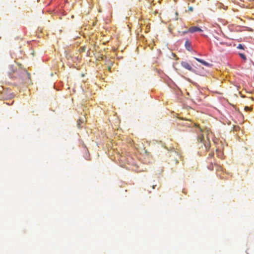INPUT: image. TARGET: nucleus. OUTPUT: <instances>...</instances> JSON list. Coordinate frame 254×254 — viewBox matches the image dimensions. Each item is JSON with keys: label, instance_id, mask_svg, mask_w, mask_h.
I'll return each instance as SVG.
<instances>
[{"label": "nucleus", "instance_id": "9", "mask_svg": "<svg viewBox=\"0 0 254 254\" xmlns=\"http://www.w3.org/2000/svg\"><path fill=\"white\" fill-rule=\"evenodd\" d=\"M244 109L247 112H249L252 110V109L251 108V107H250L249 106H245Z\"/></svg>", "mask_w": 254, "mask_h": 254}, {"label": "nucleus", "instance_id": "4", "mask_svg": "<svg viewBox=\"0 0 254 254\" xmlns=\"http://www.w3.org/2000/svg\"><path fill=\"white\" fill-rule=\"evenodd\" d=\"M197 62H198L199 63L202 64L203 65L206 66H207V67H209L211 65V64L206 62V61L202 60V59H199V58H194Z\"/></svg>", "mask_w": 254, "mask_h": 254}, {"label": "nucleus", "instance_id": "5", "mask_svg": "<svg viewBox=\"0 0 254 254\" xmlns=\"http://www.w3.org/2000/svg\"><path fill=\"white\" fill-rule=\"evenodd\" d=\"M185 46V48H186V49L187 50H188L189 51H191L192 49L191 48V43H190V41L188 39H187L186 41Z\"/></svg>", "mask_w": 254, "mask_h": 254}, {"label": "nucleus", "instance_id": "1", "mask_svg": "<svg viewBox=\"0 0 254 254\" xmlns=\"http://www.w3.org/2000/svg\"><path fill=\"white\" fill-rule=\"evenodd\" d=\"M198 140L199 141V143H198L199 147H202L203 145H204L205 151H207L210 148V142L208 140V141L204 140V137L202 136L201 137H199Z\"/></svg>", "mask_w": 254, "mask_h": 254}, {"label": "nucleus", "instance_id": "13", "mask_svg": "<svg viewBox=\"0 0 254 254\" xmlns=\"http://www.w3.org/2000/svg\"><path fill=\"white\" fill-rule=\"evenodd\" d=\"M156 185H153V189H155V188L156 187Z\"/></svg>", "mask_w": 254, "mask_h": 254}, {"label": "nucleus", "instance_id": "15", "mask_svg": "<svg viewBox=\"0 0 254 254\" xmlns=\"http://www.w3.org/2000/svg\"><path fill=\"white\" fill-rule=\"evenodd\" d=\"M180 119H181V120H186V119H184V118H180Z\"/></svg>", "mask_w": 254, "mask_h": 254}, {"label": "nucleus", "instance_id": "11", "mask_svg": "<svg viewBox=\"0 0 254 254\" xmlns=\"http://www.w3.org/2000/svg\"><path fill=\"white\" fill-rule=\"evenodd\" d=\"M26 74H27V77L29 79H30V74L27 72H26Z\"/></svg>", "mask_w": 254, "mask_h": 254}, {"label": "nucleus", "instance_id": "3", "mask_svg": "<svg viewBox=\"0 0 254 254\" xmlns=\"http://www.w3.org/2000/svg\"><path fill=\"white\" fill-rule=\"evenodd\" d=\"M189 31L191 33H194L195 32H202V30L199 27L197 26H192L189 28Z\"/></svg>", "mask_w": 254, "mask_h": 254}, {"label": "nucleus", "instance_id": "6", "mask_svg": "<svg viewBox=\"0 0 254 254\" xmlns=\"http://www.w3.org/2000/svg\"><path fill=\"white\" fill-rule=\"evenodd\" d=\"M245 46L244 45L239 44L238 46H237V48L240 50H244L245 49Z\"/></svg>", "mask_w": 254, "mask_h": 254}, {"label": "nucleus", "instance_id": "17", "mask_svg": "<svg viewBox=\"0 0 254 254\" xmlns=\"http://www.w3.org/2000/svg\"><path fill=\"white\" fill-rule=\"evenodd\" d=\"M82 50L84 51V50H85V48H83L82 49Z\"/></svg>", "mask_w": 254, "mask_h": 254}, {"label": "nucleus", "instance_id": "14", "mask_svg": "<svg viewBox=\"0 0 254 254\" xmlns=\"http://www.w3.org/2000/svg\"><path fill=\"white\" fill-rule=\"evenodd\" d=\"M188 1H192L193 2L194 0H188Z\"/></svg>", "mask_w": 254, "mask_h": 254}, {"label": "nucleus", "instance_id": "12", "mask_svg": "<svg viewBox=\"0 0 254 254\" xmlns=\"http://www.w3.org/2000/svg\"><path fill=\"white\" fill-rule=\"evenodd\" d=\"M187 80L189 82H191V80H190V79H189V78H187Z\"/></svg>", "mask_w": 254, "mask_h": 254}, {"label": "nucleus", "instance_id": "2", "mask_svg": "<svg viewBox=\"0 0 254 254\" xmlns=\"http://www.w3.org/2000/svg\"><path fill=\"white\" fill-rule=\"evenodd\" d=\"M181 65H182L183 67H184V68H186V69H188L189 70H190V71H191V72H195V70H194V69H193V68L191 66V65H190L188 63H187V62H182L181 63Z\"/></svg>", "mask_w": 254, "mask_h": 254}, {"label": "nucleus", "instance_id": "8", "mask_svg": "<svg viewBox=\"0 0 254 254\" xmlns=\"http://www.w3.org/2000/svg\"><path fill=\"white\" fill-rule=\"evenodd\" d=\"M189 32H190V31H189V30H186V31H182V32H180V31H179V33L181 34V35H182V36H184V35H185L186 34L188 33Z\"/></svg>", "mask_w": 254, "mask_h": 254}, {"label": "nucleus", "instance_id": "10", "mask_svg": "<svg viewBox=\"0 0 254 254\" xmlns=\"http://www.w3.org/2000/svg\"><path fill=\"white\" fill-rule=\"evenodd\" d=\"M193 7H191V6H189V7H188V11H193Z\"/></svg>", "mask_w": 254, "mask_h": 254}, {"label": "nucleus", "instance_id": "16", "mask_svg": "<svg viewBox=\"0 0 254 254\" xmlns=\"http://www.w3.org/2000/svg\"><path fill=\"white\" fill-rule=\"evenodd\" d=\"M195 127H199V126H198V125H196Z\"/></svg>", "mask_w": 254, "mask_h": 254}, {"label": "nucleus", "instance_id": "7", "mask_svg": "<svg viewBox=\"0 0 254 254\" xmlns=\"http://www.w3.org/2000/svg\"><path fill=\"white\" fill-rule=\"evenodd\" d=\"M239 55L240 57H241V58L242 59H243L244 61H246L247 60L246 56H245V54H244L243 53H239Z\"/></svg>", "mask_w": 254, "mask_h": 254}]
</instances>
